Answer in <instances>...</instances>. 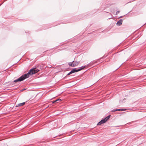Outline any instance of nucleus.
<instances>
[{
    "mask_svg": "<svg viewBox=\"0 0 146 146\" xmlns=\"http://www.w3.org/2000/svg\"><path fill=\"white\" fill-rule=\"evenodd\" d=\"M122 64H121L120 65V66H121V65Z\"/></svg>",
    "mask_w": 146,
    "mask_h": 146,
    "instance_id": "4be33fe9",
    "label": "nucleus"
},
{
    "mask_svg": "<svg viewBox=\"0 0 146 146\" xmlns=\"http://www.w3.org/2000/svg\"><path fill=\"white\" fill-rule=\"evenodd\" d=\"M93 62H92L91 63V64H92V63H93Z\"/></svg>",
    "mask_w": 146,
    "mask_h": 146,
    "instance_id": "aec40b11",
    "label": "nucleus"
},
{
    "mask_svg": "<svg viewBox=\"0 0 146 146\" xmlns=\"http://www.w3.org/2000/svg\"><path fill=\"white\" fill-rule=\"evenodd\" d=\"M106 121L105 119H103L102 120L98 122L97 124V125H100L103 123H105Z\"/></svg>",
    "mask_w": 146,
    "mask_h": 146,
    "instance_id": "20e7f679",
    "label": "nucleus"
},
{
    "mask_svg": "<svg viewBox=\"0 0 146 146\" xmlns=\"http://www.w3.org/2000/svg\"><path fill=\"white\" fill-rule=\"evenodd\" d=\"M72 73V71H71L67 75V76H68Z\"/></svg>",
    "mask_w": 146,
    "mask_h": 146,
    "instance_id": "ddd939ff",
    "label": "nucleus"
},
{
    "mask_svg": "<svg viewBox=\"0 0 146 146\" xmlns=\"http://www.w3.org/2000/svg\"><path fill=\"white\" fill-rule=\"evenodd\" d=\"M86 67V66H82L80 67L79 68H77L78 69V71H80L81 70L83 69L84 68H85Z\"/></svg>",
    "mask_w": 146,
    "mask_h": 146,
    "instance_id": "9d476101",
    "label": "nucleus"
},
{
    "mask_svg": "<svg viewBox=\"0 0 146 146\" xmlns=\"http://www.w3.org/2000/svg\"><path fill=\"white\" fill-rule=\"evenodd\" d=\"M71 71L72 73L74 72H77L79 71L78 69V68H77L73 69Z\"/></svg>",
    "mask_w": 146,
    "mask_h": 146,
    "instance_id": "1a4fd4ad",
    "label": "nucleus"
},
{
    "mask_svg": "<svg viewBox=\"0 0 146 146\" xmlns=\"http://www.w3.org/2000/svg\"><path fill=\"white\" fill-rule=\"evenodd\" d=\"M25 104V102H24L22 103H19L17 105L16 107H18L19 106H23Z\"/></svg>",
    "mask_w": 146,
    "mask_h": 146,
    "instance_id": "6e6552de",
    "label": "nucleus"
},
{
    "mask_svg": "<svg viewBox=\"0 0 146 146\" xmlns=\"http://www.w3.org/2000/svg\"><path fill=\"white\" fill-rule=\"evenodd\" d=\"M126 110V109H117L115 110H112V112H115L116 111H123Z\"/></svg>",
    "mask_w": 146,
    "mask_h": 146,
    "instance_id": "39448f33",
    "label": "nucleus"
},
{
    "mask_svg": "<svg viewBox=\"0 0 146 146\" xmlns=\"http://www.w3.org/2000/svg\"><path fill=\"white\" fill-rule=\"evenodd\" d=\"M119 102H121V101H119Z\"/></svg>",
    "mask_w": 146,
    "mask_h": 146,
    "instance_id": "6ab92c4d",
    "label": "nucleus"
},
{
    "mask_svg": "<svg viewBox=\"0 0 146 146\" xmlns=\"http://www.w3.org/2000/svg\"><path fill=\"white\" fill-rule=\"evenodd\" d=\"M119 13V11H117V12H116V13L117 14V13Z\"/></svg>",
    "mask_w": 146,
    "mask_h": 146,
    "instance_id": "dca6fc26",
    "label": "nucleus"
},
{
    "mask_svg": "<svg viewBox=\"0 0 146 146\" xmlns=\"http://www.w3.org/2000/svg\"><path fill=\"white\" fill-rule=\"evenodd\" d=\"M11 85L13 86H14L15 85V83H12Z\"/></svg>",
    "mask_w": 146,
    "mask_h": 146,
    "instance_id": "2eb2a0df",
    "label": "nucleus"
},
{
    "mask_svg": "<svg viewBox=\"0 0 146 146\" xmlns=\"http://www.w3.org/2000/svg\"><path fill=\"white\" fill-rule=\"evenodd\" d=\"M111 18H109V19H110Z\"/></svg>",
    "mask_w": 146,
    "mask_h": 146,
    "instance_id": "412c9836",
    "label": "nucleus"
},
{
    "mask_svg": "<svg viewBox=\"0 0 146 146\" xmlns=\"http://www.w3.org/2000/svg\"><path fill=\"white\" fill-rule=\"evenodd\" d=\"M54 102V101L53 102V103H54L55 102Z\"/></svg>",
    "mask_w": 146,
    "mask_h": 146,
    "instance_id": "f3484780",
    "label": "nucleus"
},
{
    "mask_svg": "<svg viewBox=\"0 0 146 146\" xmlns=\"http://www.w3.org/2000/svg\"><path fill=\"white\" fill-rule=\"evenodd\" d=\"M80 63V61H74V62L73 64V66H74V67L76 66H77L78 65L79 63Z\"/></svg>",
    "mask_w": 146,
    "mask_h": 146,
    "instance_id": "423d86ee",
    "label": "nucleus"
},
{
    "mask_svg": "<svg viewBox=\"0 0 146 146\" xmlns=\"http://www.w3.org/2000/svg\"><path fill=\"white\" fill-rule=\"evenodd\" d=\"M22 81H23V80L21 76L19 78H17V79L14 80L13 81V82L16 83L17 82H21Z\"/></svg>",
    "mask_w": 146,
    "mask_h": 146,
    "instance_id": "7ed1b4c3",
    "label": "nucleus"
},
{
    "mask_svg": "<svg viewBox=\"0 0 146 146\" xmlns=\"http://www.w3.org/2000/svg\"><path fill=\"white\" fill-rule=\"evenodd\" d=\"M122 19H120L117 22L116 24L118 26L121 25L122 23Z\"/></svg>",
    "mask_w": 146,
    "mask_h": 146,
    "instance_id": "0eeeda50",
    "label": "nucleus"
},
{
    "mask_svg": "<svg viewBox=\"0 0 146 146\" xmlns=\"http://www.w3.org/2000/svg\"><path fill=\"white\" fill-rule=\"evenodd\" d=\"M31 70L30 74L31 75L35 74L39 71V70L36 68H34L31 69L29 71Z\"/></svg>",
    "mask_w": 146,
    "mask_h": 146,
    "instance_id": "f03ea898",
    "label": "nucleus"
},
{
    "mask_svg": "<svg viewBox=\"0 0 146 146\" xmlns=\"http://www.w3.org/2000/svg\"><path fill=\"white\" fill-rule=\"evenodd\" d=\"M110 115H109L106 117H105L104 119H105L106 121H107V120L110 118Z\"/></svg>",
    "mask_w": 146,
    "mask_h": 146,
    "instance_id": "f8f14e48",
    "label": "nucleus"
},
{
    "mask_svg": "<svg viewBox=\"0 0 146 146\" xmlns=\"http://www.w3.org/2000/svg\"><path fill=\"white\" fill-rule=\"evenodd\" d=\"M74 62V61H73L72 62H70L68 63V65L70 66L74 67V66H73V64Z\"/></svg>",
    "mask_w": 146,
    "mask_h": 146,
    "instance_id": "9b49d317",
    "label": "nucleus"
},
{
    "mask_svg": "<svg viewBox=\"0 0 146 146\" xmlns=\"http://www.w3.org/2000/svg\"><path fill=\"white\" fill-rule=\"evenodd\" d=\"M31 71V70L29 71L28 73L25 74L21 76L23 80H24L26 78H28L31 75L30 74Z\"/></svg>",
    "mask_w": 146,
    "mask_h": 146,
    "instance_id": "f257e3e1",
    "label": "nucleus"
},
{
    "mask_svg": "<svg viewBox=\"0 0 146 146\" xmlns=\"http://www.w3.org/2000/svg\"><path fill=\"white\" fill-rule=\"evenodd\" d=\"M125 98H124L123 99V100H125Z\"/></svg>",
    "mask_w": 146,
    "mask_h": 146,
    "instance_id": "a211bd4d",
    "label": "nucleus"
},
{
    "mask_svg": "<svg viewBox=\"0 0 146 146\" xmlns=\"http://www.w3.org/2000/svg\"><path fill=\"white\" fill-rule=\"evenodd\" d=\"M61 100L60 99H58V100H57L55 101H54V102H56L57 101H59V100Z\"/></svg>",
    "mask_w": 146,
    "mask_h": 146,
    "instance_id": "4468645a",
    "label": "nucleus"
}]
</instances>
